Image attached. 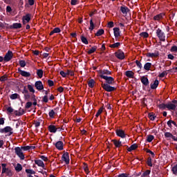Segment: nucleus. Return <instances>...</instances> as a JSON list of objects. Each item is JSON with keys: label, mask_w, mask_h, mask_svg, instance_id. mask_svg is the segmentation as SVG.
Listing matches in <instances>:
<instances>
[{"label": "nucleus", "mask_w": 177, "mask_h": 177, "mask_svg": "<svg viewBox=\"0 0 177 177\" xmlns=\"http://www.w3.org/2000/svg\"><path fill=\"white\" fill-rule=\"evenodd\" d=\"M107 75H111V71L104 69L100 71V77L102 78V80H105V83L102 82L101 84L102 88L104 91H106V92H114V91H117L116 87L111 86L115 84L113 77Z\"/></svg>", "instance_id": "f257e3e1"}, {"label": "nucleus", "mask_w": 177, "mask_h": 177, "mask_svg": "<svg viewBox=\"0 0 177 177\" xmlns=\"http://www.w3.org/2000/svg\"><path fill=\"white\" fill-rule=\"evenodd\" d=\"M8 167V164L6 163H2L1 164V175H3V174H6V176L8 177H12L13 176V171H12V169H10Z\"/></svg>", "instance_id": "f03ea898"}, {"label": "nucleus", "mask_w": 177, "mask_h": 177, "mask_svg": "<svg viewBox=\"0 0 177 177\" xmlns=\"http://www.w3.org/2000/svg\"><path fill=\"white\" fill-rule=\"evenodd\" d=\"M156 35L158 38H159L160 41H162V42H165V33H164L161 29L158 28L156 30Z\"/></svg>", "instance_id": "7ed1b4c3"}, {"label": "nucleus", "mask_w": 177, "mask_h": 177, "mask_svg": "<svg viewBox=\"0 0 177 177\" xmlns=\"http://www.w3.org/2000/svg\"><path fill=\"white\" fill-rule=\"evenodd\" d=\"M9 133V136L13 135V129L9 126L4 127L3 129H0V133Z\"/></svg>", "instance_id": "20e7f679"}, {"label": "nucleus", "mask_w": 177, "mask_h": 177, "mask_svg": "<svg viewBox=\"0 0 177 177\" xmlns=\"http://www.w3.org/2000/svg\"><path fill=\"white\" fill-rule=\"evenodd\" d=\"M15 154H17L20 158V160H24L25 156H24V153H23L21 147L20 148L19 147H16L15 148Z\"/></svg>", "instance_id": "39448f33"}, {"label": "nucleus", "mask_w": 177, "mask_h": 177, "mask_svg": "<svg viewBox=\"0 0 177 177\" xmlns=\"http://www.w3.org/2000/svg\"><path fill=\"white\" fill-rule=\"evenodd\" d=\"M115 56L117 59H119V60H124L125 59V54L121 49H119L115 53Z\"/></svg>", "instance_id": "423d86ee"}, {"label": "nucleus", "mask_w": 177, "mask_h": 177, "mask_svg": "<svg viewBox=\"0 0 177 177\" xmlns=\"http://www.w3.org/2000/svg\"><path fill=\"white\" fill-rule=\"evenodd\" d=\"M62 161H64L66 162V165H68L70 164V154L68 152L64 151V153L62 156Z\"/></svg>", "instance_id": "0eeeda50"}, {"label": "nucleus", "mask_w": 177, "mask_h": 177, "mask_svg": "<svg viewBox=\"0 0 177 177\" xmlns=\"http://www.w3.org/2000/svg\"><path fill=\"white\" fill-rule=\"evenodd\" d=\"M165 17V13L164 12H160V14H158L155 16H153V20L154 21H158V23L161 22V20H162V19H164V17Z\"/></svg>", "instance_id": "6e6552de"}, {"label": "nucleus", "mask_w": 177, "mask_h": 177, "mask_svg": "<svg viewBox=\"0 0 177 177\" xmlns=\"http://www.w3.org/2000/svg\"><path fill=\"white\" fill-rule=\"evenodd\" d=\"M3 59L6 62H10V60L13 59V53L11 50H8L5 55Z\"/></svg>", "instance_id": "1a4fd4ad"}, {"label": "nucleus", "mask_w": 177, "mask_h": 177, "mask_svg": "<svg viewBox=\"0 0 177 177\" xmlns=\"http://www.w3.org/2000/svg\"><path fill=\"white\" fill-rule=\"evenodd\" d=\"M115 133L117 136L121 138L122 139H125V138H127V134L125 133V131H124V130L122 129H116Z\"/></svg>", "instance_id": "9d476101"}, {"label": "nucleus", "mask_w": 177, "mask_h": 177, "mask_svg": "<svg viewBox=\"0 0 177 177\" xmlns=\"http://www.w3.org/2000/svg\"><path fill=\"white\" fill-rule=\"evenodd\" d=\"M18 73H19L20 75H21L22 77H25L26 78L31 77V73H30V72L23 71L20 68H18Z\"/></svg>", "instance_id": "9b49d317"}, {"label": "nucleus", "mask_w": 177, "mask_h": 177, "mask_svg": "<svg viewBox=\"0 0 177 177\" xmlns=\"http://www.w3.org/2000/svg\"><path fill=\"white\" fill-rule=\"evenodd\" d=\"M111 142L113 143L114 146L118 149V150L120 151H121V149H120V147H121V146H122V142H121L120 140H118L116 139H113L111 140Z\"/></svg>", "instance_id": "f8f14e48"}, {"label": "nucleus", "mask_w": 177, "mask_h": 177, "mask_svg": "<svg viewBox=\"0 0 177 177\" xmlns=\"http://www.w3.org/2000/svg\"><path fill=\"white\" fill-rule=\"evenodd\" d=\"M147 57H155L157 58L160 56V53L158 52V50H155L154 53H147L146 54Z\"/></svg>", "instance_id": "ddd939ff"}, {"label": "nucleus", "mask_w": 177, "mask_h": 177, "mask_svg": "<svg viewBox=\"0 0 177 177\" xmlns=\"http://www.w3.org/2000/svg\"><path fill=\"white\" fill-rule=\"evenodd\" d=\"M35 86L37 91H43L44 89V84H42L41 81H37L35 83Z\"/></svg>", "instance_id": "4468645a"}, {"label": "nucleus", "mask_w": 177, "mask_h": 177, "mask_svg": "<svg viewBox=\"0 0 177 177\" xmlns=\"http://www.w3.org/2000/svg\"><path fill=\"white\" fill-rule=\"evenodd\" d=\"M140 81L144 86H149V84H150L149 79L146 76L141 77Z\"/></svg>", "instance_id": "2eb2a0df"}, {"label": "nucleus", "mask_w": 177, "mask_h": 177, "mask_svg": "<svg viewBox=\"0 0 177 177\" xmlns=\"http://www.w3.org/2000/svg\"><path fill=\"white\" fill-rule=\"evenodd\" d=\"M10 30H17L19 28H21V24L20 23H14L12 25L9 26Z\"/></svg>", "instance_id": "dca6fc26"}, {"label": "nucleus", "mask_w": 177, "mask_h": 177, "mask_svg": "<svg viewBox=\"0 0 177 177\" xmlns=\"http://www.w3.org/2000/svg\"><path fill=\"white\" fill-rule=\"evenodd\" d=\"M56 149L57 150H63L64 149V143L62 141H57L55 144H54Z\"/></svg>", "instance_id": "f3484780"}, {"label": "nucleus", "mask_w": 177, "mask_h": 177, "mask_svg": "<svg viewBox=\"0 0 177 177\" xmlns=\"http://www.w3.org/2000/svg\"><path fill=\"white\" fill-rule=\"evenodd\" d=\"M120 12L122 13V15H128V12H130V10L126 6H123L120 7Z\"/></svg>", "instance_id": "a211bd4d"}, {"label": "nucleus", "mask_w": 177, "mask_h": 177, "mask_svg": "<svg viewBox=\"0 0 177 177\" xmlns=\"http://www.w3.org/2000/svg\"><path fill=\"white\" fill-rule=\"evenodd\" d=\"M35 163L36 165H38V167H41L43 169H46V168H45V163H44V161L41 160H35Z\"/></svg>", "instance_id": "6ab92c4d"}, {"label": "nucleus", "mask_w": 177, "mask_h": 177, "mask_svg": "<svg viewBox=\"0 0 177 177\" xmlns=\"http://www.w3.org/2000/svg\"><path fill=\"white\" fill-rule=\"evenodd\" d=\"M165 138H171L174 140V142H177V137H175V136L172 135L170 132H166L165 133Z\"/></svg>", "instance_id": "aec40b11"}, {"label": "nucleus", "mask_w": 177, "mask_h": 177, "mask_svg": "<svg viewBox=\"0 0 177 177\" xmlns=\"http://www.w3.org/2000/svg\"><path fill=\"white\" fill-rule=\"evenodd\" d=\"M48 131L51 133H56V132H57V127L55 125L50 124L48 126Z\"/></svg>", "instance_id": "412c9836"}, {"label": "nucleus", "mask_w": 177, "mask_h": 177, "mask_svg": "<svg viewBox=\"0 0 177 177\" xmlns=\"http://www.w3.org/2000/svg\"><path fill=\"white\" fill-rule=\"evenodd\" d=\"M113 34L115 36V39L117 40V38L120 37L121 32L120 31V28H113Z\"/></svg>", "instance_id": "4be33fe9"}, {"label": "nucleus", "mask_w": 177, "mask_h": 177, "mask_svg": "<svg viewBox=\"0 0 177 177\" xmlns=\"http://www.w3.org/2000/svg\"><path fill=\"white\" fill-rule=\"evenodd\" d=\"M24 113H25L24 109H23L21 108H19V111H15L14 112V114L15 115H17V117H20V116L23 115V114H24Z\"/></svg>", "instance_id": "5701e85b"}, {"label": "nucleus", "mask_w": 177, "mask_h": 177, "mask_svg": "<svg viewBox=\"0 0 177 177\" xmlns=\"http://www.w3.org/2000/svg\"><path fill=\"white\" fill-rule=\"evenodd\" d=\"M158 80H156L153 83H151L150 86H151V89H157V88H158Z\"/></svg>", "instance_id": "b1692460"}, {"label": "nucleus", "mask_w": 177, "mask_h": 177, "mask_svg": "<svg viewBox=\"0 0 177 177\" xmlns=\"http://www.w3.org/2000/svg\"><path fill=\"white\" fill-rule=\"evenodd\" d=\"M22 20H24L25 21L30 23V21L31 20V14L28 13L26 15L23 16Z\"/></svg>", "instance_id": "393cba45"}, {"label": "nucleus", "mask_w": 177, "mask_h": 177, "mask_svg": "<svg viewBox=\"0 0 177 177\" xmlns=\"http://www.w3.org/2000/svg\"><path fill=\"white\" fill-rule=\"evenodd\" d=\"M167 109L168 110H176V104L172 103L167 104Z\"/></svg>", "instance_id": "a878e982"}, {"label": "nucleus", "mask_w": 177, "mask_h": 177, "mask_svg": "<svg viewBox=\"0 0 177 177\" xmlns=\"http://www.w3.org/2000/svg\"><path fill=\"white\" fill-rule=\"evenodd\" d=\"M125 75L128 78H133V75H135V73L132 71H127L125 72Z\"/></svg>", "instance_id": "bb28decb"}, {"label": "nucleus", "mask_w": 177, "mask_h": 177, "mask_svg": "<svg viewBox=\"0 0 177 177\" xmlns=\"http://www.w3.org/2000/svg\"><path fill=\"white\" fill-rule=\"evenodd\" d=\"M151 63L150 62H147L145 65H144V69L146 70V71H150V69L151 68Z\"/></svg>", "instance_id": "cd10ccee"}, {"label": "nucleus", "mask_w": 177, "mask_h": 177, "mask_svg": "<svg viewBox=\"0 0 177 177\" xmlns=\"http://www.w3.org/2000/svg\"><path fill=\"white\" fill-rule=\"evenodd\" d=\"M95 84H96V82L93 79H91L88 81V86L89 88H93L95 86Z\"/></svg>", "instance_id": "c85d7f7f"}, {"label": "nucleus", "mask_w": 177, "mask_h": 177, "mask_svg": "<svg viewBox=\"0 0 177 177\" xmlns=\"http://www.w3.org/2000/svg\"><path fill=\"white\" fill-rule=\"evenodd\" d=\"M97 49V46H94L91 47V48L87 52L88 55H92V53H95L96 52V50Z\"/></svg>", "instance_id": "c756f323"}, {"label": "nucleus", "mask_w": 177, "mask_h": 177, "mask_svg": "<svg viewBox=\"0 0 177 177\" xmlns=\"http://www.w3.org/2000/svg\"><path fill=\"white\" fill-rule=\"evenodd\" d=\"M10 99H11V100H15L16 99H20V95H19L18 93L12 94L11 95H10Z\"/></svg>", "instance_id": "7c9ffc66"}, {"label": "nucleus", "mask_w": 177, "mask_h": 177, "mask_svg": "<svg viewBox=\"0 0 177 177\" xmlns=\"http://www.w3.org/2000/svg\"><path fill=\"white\" fill-rule=\"evenodd\" d=\"M30 100H31V102H33V106H37V98H35V95L34 94H31Z\"/></svg>", "instance_id": "2f4dec72"}, {"label": "nucleus", "mask_w": 177, "mask_h": 177, "mask_svg": "<svg viewBox=\"0 0 177 177\" xmlns=\"http://www.w3.org/2000/svg\"><path fill=\"white\" fill-rule=\"evenodd\" d=\"M37 75L39 78H42L44 77V71L42 69H37Z\"/></svg>", "instance_id": "473e14b6"}, {"label": "nucleus", "mask_w": 177, "mask_h": 177, "mask_svg": "<svg viewBox=\"0 0 177 177\" xmlns=\"http://www.w3.org/2000/svg\"><path fill=\"white\" fill-rule=\"evenodd\" d=\"M15 169L17 172H20L23 169V166L20 163H17V166L15 167Z\"/></svg>", "instance_id": "72a5a7b5"}, {"label": "nucleus", "mask_w": 177, "mask_h": 177, "mask_svg": "<svg viewBox=\"0 0 177 177\" xmlns=\"http://www.w3.org/2000/svg\"><path fill=\"white\" fill-rule=\"evenodd\" d=\"M90 31H93L95 30V24H93V20L91 19L90 20V27L88 28Z\"/></svg>", "instance_id": "f704fd0d"}, {"label": "nucleus", "mask_w": 177, "mask_h": 177, "mask_svg": "<svg viewBox=\"0 0 177 177\" xmlns=\"http://www.w3.org/2000/svg\"><path fill=\"white\" fill-rule=\"evenodd\" d=\"M148 117H149V120H151V121H154V120H156V116L154 114V113L151 112L148 114Z\"/></svg>", "instance_id": "c9c22d12"}, {"label": "nucleus", "mask_w": 177, "mask_h": 177, "mask_svg": "<svg viewBox=\"0 0 177 177\" xmlns=\"http://www.w3.org/2000/svg\"><path fill=\"white\" fill-rule=\"evenodd\" d=\"M80 39L83 44H84L85 45H88V39H86V37H85L84 35H82L80 37Z\"/></svg>", "instance_id": "e433bc0d"}, {"label": "nucleus", "mask_w": 177, "mask_h": 177, "mask_svg": "<svg viewBox=\"0 0 177 177\" xmlns=\"http://www.w3.org/2000/svg\"><path fill=\"white\" fill-rule=\"evenodd\" d=\"M103 34H104V30L103 29H100L97 31V32L95 33V36L96 37H101V35H103Z\"/></svg>", "instance_id": "4c0bfd02"}, {"label": "nucleus", "mask_w": 177, "mask_h": 177, "mask_svg": "<svg viewBox=\"0 0 177 177\" xmlns=\"http://www.w3.org/2000/svg\"><path fill=\"white\" fill-rule=\"evenodd\" d=\"M24 97L25 100H28V102H30V99H31V94H30V93H26L24 94Z\"/></svg>", "instance_id": "58836bf2"}, {"label": "nucleus", "mask_w": 177, "mask_h": 177, "mask_svg": "<svg viewBox=\"0 0 177 177\" xmlns=\"http://www.w3.org/2000/svg\"><path fill=\"white\" fill-rule=\"evenodd\" d=\"M153 140H154V136L153 135L147 136V142H148L149 143H151V142H153Z\"/></svg>", "instance_id": "ea45409f"}, {"label": "nucleus", "mask_w": 177, "mask_h": 177, "mask_svg": "<svg viewBox=\"0 0 177 177\" xmlns=\"http://www.w3.org/2000/svg\"><path fill=\"white\" fill-rule=\"evenodd\" d=\"M28 89L29 92H31L32 94L35 93V90L34 89V87L31 84H28Z\"/></svg>", "instance_id": "a19ab883"}, {"label": "nucleus", "mask_w": 177, "mask_h": 177, "mask_svg": "<svg viewBox=\"0 0 177 177\" xmlns=\"http://www.w3.org/2000/svg\"><path fill=\"white\" fill-rule=\"evenodd\" d=\"M145 151H146V153H149V154H151V156H152V158H154L156 154H154V152H153L151 150L145 148L144 149Z\"/></svg>", "instance_id": "79ce46f5"}, {"label": "nucleus", "mask_w": 177, "mask_h": 177, "mask_svg": "<svg viewBox=\"0 0 177 177\" xmlns=\"http://www.w3.org/2000/svg\"><path fill=\"white\" fill-rule=\"evenodd\" d=\"M151 171V170H146L145 172L142 173V177H147L149 175H150Z\"/></svg>", "instance_id": "37998d69"}, {"label": "nucleus", "mask_w": 177, "mask_h": 177, "mask_svg": "<svg viewBox=\"0 0 177 177\" xmlns=\"http://www.w3.org/2000/svg\"><path fill=\"white\" fill-rule=\"evenodd\" d=\"M121 46V43L117 42L109 46V48H119Z\"/></svg>", "instance_id": "c03bdc74"}, {"label": "nucleus", "mask_w": 177, "mask_h": 177, "mask_svg": "<svg viewBox=\"0 0 177 177\" xmlns=\"http://www.w3.org/2000/svg\"><path fill=\"white\" fill-rule=\"evenodd\" d=\"M140 37H142L143 38H149V33L147 32H142L140 33Z\"/></svg>", "instance_id": "a18cd8bd"}, {"label": "nucleus", "mask_w": 177, "mask_h": 177, "mask_svg": "<svg viewBox=\"0 0 177 177\" xmlns=\"http://www.w3.org/2000/svg\"><path fill=\"white\" fill-rule=\"evenodd\" d=\"M25 171L26 174H30V175L35 174V171L31 169H26Z\"/></svg>", "instance_id": "49530a36"}, {"label": "nucleus", "mask_w": 177, "mask_h": 177, "mask_svg": "<svg viewBox=\"0 0 177 177\" xmlns=\"http://www.w3.org/2000/svg\"><path fill=\"white\" fill-rule=\"evenodd\" d=\"M147 164L148 167H153V163L151 162V157H149L147 158Z\"/></svg>", "instance_id": "de8ad7c7"}, {"label": "nucleus", "mask_w": 177, "mask_h": 177, "mask_svg": "<svg viewBox=\"0 0 177 177\" xmlns=\"http://www.w3.org/2000/svg\"><path fill=\"white\" fill-rule=\"evenodd\" d=\"M84 171L86 174V175H89V172H91V171H89V168H88L87 164H84Z\"/></svg>", "instance_id": "09e8293b"}, {"label": "nucleus", "mask_w": 177, "mask_h": 177, "mask_svg": "<svg viewBox=\"0 0 177 177\" xmlns=\"http://www.w3.org/2000/svg\"><path fill=\"white\" fill-rule=\"evenodd\" d=\"M55 111L53 109H52L49 113H48V115L50 117V118H55Z\"/></svg>", "instance_id": "8fccbe9b"}, {"label": "nucleus", "mask_w": 177, "mask_h": 177, "mask_svg": "<svg viewBox=\"0 0 177 177\" xmlns=\"http://www.w3.org/2000/svg\"><path fill=\"white\" fill-rule=\"evenodd\" d=\"M136 64L137 67H138V68H140V70H142V68H143V66H142V63H140L139 62V60H136Z\"/></svg>", "instance_id": "3c124183"}, {"label": "nucleus", "mask_w": 177, "mask_h": 177, "mask_svg": "<svg viewBox=\"0 0 177 177\" xmlns=\"http://www.w3.org/2000/svg\"><path fill=\"white\" fill-rule=\"evenodd\" d=\"M103 107H101L98 111H97V112L96 113V114H95V117L97 118V117H99V115L102 113H103Z\"/></svg>", "instance_id": "603ef678"}, {"label": "nucleus", "mask_w": 177, "mask_h": 177, "mask_svg": "<svg viewBox=\"0 0 177 177\" xmlns=\"http://www.w3.org/2000/svg\"><path fill=\"white\" fill-rule=\"evenodd\" d=\"M67 75H71V77H74V71L71 70H67L66 71V76Z\"/></svg>", "instance_id": "864d4df0"}, {"label": "nucleus", "mask_w": 177, "mask_h": 177, "mask_svg": "<svg viewBox=\"0 0 177 177\" xmlns=\"http://www.w3.org/2000/svg\"><path fill=\"white\" fill-rule=\"evenodd\" d=\"M5 81H8V76L3 75L0 77V82H5Z\"/></svg>", "instance_id": "5fc2aeb1"}, {"label": "nucleus", "mask_w": 177, "mask_h": 177, "mask_svg": "<svg viewBox=\"0 0 177 177\" xmlns=\"http://www.w3.org/2000/svg\"><path fill=\"white\" fill-rule=\"evenodd\" d=\"M171 171L174 175H177V164L172 167Z\"/></svg>", "instance_id": "6e6d98bb"}, {"label": "nucleus", "mask_w": 177, "mask_h": 177, "mask_svg": "<svg viewBox=\"0 0 177 177\" xmlns=\"http://www.w3.org/2000/svg\"><path fill=\"white\" fill-rule=\"evenodd\" d=\"M32 102L28 101V102H26V105H25V109H30L31 107V106H32Z\"/></svg>", "instance_id": "4d7b16f0"}, {"label": "nucleus", "mask_w": 177, "mask_h": 177, "mask_svg": "<svg viewBox=\"0 0 177 177\" xmlns=\"http://www.w3.org/2000/svg\"><path fill=\"white\" fill-rule=\"evenodd\" d=\"M166 75H168V73H167V71H163L162 73L159 74L160 78H164Z\"/></svg>", "instance_id": "13d9d810"}, {"label": "nucleus", "mask_w": 177, "mask_h": 177, "mask_svg": "<svg viewBox=\"0 0 177 177\" xmlns=\"http://www.w3.org/2000/svg\"><path fill=\"white\" fill-rule=\"evenodd\" d=\"M19 65L21 67H26V61L19 60Z\"/></svg>", "instance_id": "bf43d9fd"}, {"label": "nucleus", "mask_w": 177, "mask_h": 177, "mask_svg": "<svg viewBox=\"0 0 177 177\" xmlns=\"http://www.w3.org/2000/svg\"><path fill=\"white\" fill-rule=\"evenodd\" d=\"M159 109H162V110H165L167 109V104L162 103L159 105Z\"/></svg>", "instance_id": "052dcab7"}, {"label": "nucleus", "mask_w": 177, "mask_h": 177, "mask_svg": "<svg viewBox=\"0 0 177 177\" xmlns=\"http://www.w3.org/2000/svg\"><path fill=\"white\" fill-rule=\"evenodd\" d=\"M42 102L44 103H48V102H49V100L48 99V95H44L43 97Z\"/></svg>", "instance_id": "680f3d73"}, {"label": "nucleus", "mask_w": 177, "mask_h": 177, "mask_svg": "<svg viewBox=\"0 0 177 177\" xmlns=\"http://www.w3.org/2000/svg\"><path fill=\"white\" fill-rule=\"evenodd\" d=\"M59 74H60V75H62V77H63V78H66V77H67V73H66L63 71H61L59 72Z\"/></svg>", "instance_id": "e2e57ef3"}, {"label": "nucleus", "mask_w": 177, "mask_h": 177, "mask_svg": "<svg viewBox=\"0 0 177 177\" xmlns=\"http://www.w3.org/2000/svg\"><path fill=\"white\" fill-rule=\"evenodd\" d=\"M118 177H132L131 176H130L128 174H121L118 175Z\"/></svg>", "instance_id": "0e129e2a"}, {"label": "nucleus", "mask_w": 177, "mask_h": 177, "mask_svg": "<svg viewBox=\"0 0 177 177\" xmlns=\"http://www.w3.org/2000/svg\"><path fill=\"white\" fill-rule=\"evenodd\" d=\"M48 86L51 87V86H53L55 85V83L53 82V80H48Z\"/></svg>", "instance_id": "69168bd1"}, {"label": "nucleus", "mask_w": 177, "mask_h": 177, "mask_svg": "<svg viewBox=\"0 0 177 177\" xmlns=\"http://www.w3.org/2000/svg\"><path fill=\"white\" fill-rule=\"evenodd\" d=\"M55 34H57L62 31L59 28H55L53 30Z\"/></svg>", "instance_id": "338daca9"}, {"label": "nucleus", "mask_w": 177, "mask_h": 177, "mask_svg": "<svg viewBox=\"0 0 177 177\" xmlns=\"http://www.w3.org/2000/svg\"><path fill=\"white\" fill-rule=\"evenodd\" d=\"M170 50L171 52H177V46H171Z\"/></svg>", "instance_id": "774afa93"}]
</instances>
